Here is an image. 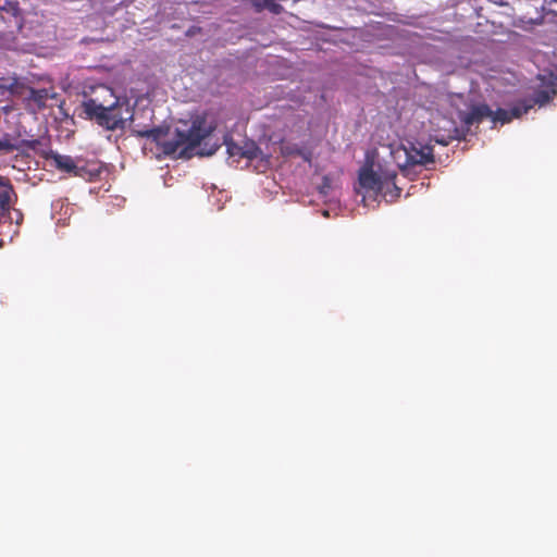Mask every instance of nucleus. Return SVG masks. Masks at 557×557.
<instances>
[{
    "label": "nucleus",
    "mask_w": 557,
    "mask_h": 557,
    "mask_svg": "<svg viewBox=\"0 0 557 557\" xmlns=\"http://www.w3.org/2000/svg\"><path fill=\"white\" fill-rule=\"evenodd\" d=\"M215 127L216 124L208 121L206 115H197L187 131L175 129L174 137L169 140H162L168 135L169 127H149L134 123L132 132L138 137L149 138L157 143L165 154L171 156L180 151V157L189 158L200 143L214 132Z\"/></svg>",
    "instance_id": "obj_1"
},
{
    "label": "nucleus",
    "mask_w": 557,
    "mask_h": 557,
    "mask_svg": "<svg viewBox=\"0 0 557 557\" xmlns=\"http://www.w3.org/2000/svg\"><path fill=\"white\" fill-rule=\"evenodd\" d=\"M82 107L83 112L89 120L95 121L108 131L124 128L125 122L133 116L129 114L128 103L120 101L117 98L108 106H104L97 98H89L83 102Z\"/></svg>",
    "instance_id": "obj_2"
},
{
    "label": "nucleus",
    "mask_w": 557,
    "mask_h": 557,
    "mask_svg": "<svg viewBox=\"0 0 557 557\" xmlns=\"http://www.w3.org/2000/svg\"><path fill=\"white\" fill-rule=\"evenodd\" d=\"M396 173L384 171V172H375L371 168H364L359 173V184L361 188L366 190L368 194L379 195L383 193L385 189H388L389 186H393L397 193H400V189L395 184Z\"/></svg>",
    "instance_id": "obj_3"
},
{
    "label": "nucleus",
    "mask_w": 557,
    "mask_h": 557,
    "mask_svg": "<svg viewBox=\"0 0 557 557\" xmlns=\"http://www.w3.org/2000/svg\"><path fill=\"white\" fill-rule=\"evenodd\" d=\"M400 151H403L405 156V162L399 164V168L404 172H408L412 166L426 165L435 161L433 147L429 144L408 141L407 145L401 146V149L398 150L397 153Z\"/></svg>",
    "instance_id": "obj_4"
},
{
    "label": "nucleus",
    "mask_w": 557,
    "mask_h": 557,
    "mask_svg": "<svg viewBox=\"0 0 557 557\" xmlns=\"http://www.w3.org/2000/svg\"><path fill=\"white\" fill-rule=\"evenodd\" d=\"M539 79L541 84L539 88L534 90L533 97L521 100L524 107L530 104V110L535 104H539L540 107L545 106L557 95L556 84L553 78H546L545 76L539 75Z\"/></svg>",
    "instance_id": "obj_5"
},
{
    "label": "nucleus",
    "mask_w": 557,
    "mask_h": 557,
    "mask_svg": "<svg viewBox=\"0 0 557 557\" xmlns=\"http://www.w3.org/2000/svg\"><path fill=\"white\" fill-rule=\"evenodd\" d=\"M226 151L230 157L240 159L253 160L260 152L259 147L253 143L247 144L245 147L237 145L233 139H225Z\"/></svg>",
    "instance_id": "obj_6"
},
{
    "label": "nucleus",
    "mask_w": 557,
    "mask_h": 557,
    "mask_svg": "<svg viewBox=\"0 0 557 557\" xmlns=\"http://www.w3.org/2000/svg\"><path fill=\"white\" fill-rule=\"evenodd\" d=\"M530 110V104L524 107L522 101H518L510 110L506 109H497L493 111V114L490 116L494 123L500 122L502 124L509 123L512 119H519L523 114L528 113Z\"/></svg>",
    "instance_id": "obj_7"
},
{
    "label": "nucleus",
    "mask_w": 557,
    "mask_h": 557,
    "mask_svg": "<svg viewBox=\"0 0 557 557\" xmlns=\"http://www.w3.org/2000/svg\"><path fill=\"white\" fill-rule=\"evenodd\" d=\"M492 114L493 111L491 108L487 104L482 103L471 107L468 112L460 113V120L465 125L471 126L473 124L481 123L484 119L490 117Z\"/></svg>",
    "instance_id": "obj_8"
},
{
    "label": "nucleus",
    "mask_w": 557,
    "mask_h": 557,
    "mask_svg": "<svg viewBox=\"0 0 557 557\" xmlns=\"http://www.w3.org/2000/svg\"><path fill=\"white\" fill-rule=\"evenodd\" d=\"M39 145V139H21L18 141H13L11 136L8 134L0 138V151L4 152H12L21 149L36 150Z\"/></svg>",
    "instance_id": "obj_9"
},
{
    "label": "nucleus",
    "mask_w": 557,
    "mask_h": 557,
    "mask_svg": "<svg viewBox=\"0 0 557 557\" xmlns=\"http://www.w3.org/2000/svg\"><path fill=\"white\" fill-rule=\"evenodd\" d=\"M50 158L53 160L55 168L62 172L73 175L77 171V162L70 156L51 152Z\"/></svg>",
    "instance_id": "obj_10"
},
{
    "label": "nucleus",
    "mask_w": 557,
    "mask_h": 557,
    "mask_svg": "<svg viewBox=\"0 0 557 557\" xmlns=\"http://www.w3.org/2000/svg\"><path fill=\"white\" fill-rule=\"evenodd\" d=\"M73 175L91 181L99 175V170L98 169H87L86 165H79L77 163V171H75L73 173Z\"/></svg>",
    "instance_id": "obj_11"
},
{
    "label": "nucleus",
    "mask_w": 557,
    "mask_h": 557,
    "mask_svg": "<svg viewBox=\"0 0 557 557\" xmlns=\"http://www.w3.org/2000/svg\"><path fill=\"white\" fill-rule=\"evenodd\" d=\"M331 188H332V181L327 175H324L322 177L321 184L318 187L319 193L323 196H326L329 194V191L331 190Z\"/></svg>",
    "instance_id": "obj_12"
},
{
    "label": "nucleus",
    "mask_w": 557,
    "mask_h": 557,
    "mask_svg": "<svg viewBox=\"0 0 557 557\" xmlns=\"http://www.w3.org/2000/svg\"><path fill=\"white\" fill-rule=\"evenodd\" d=\"M264 10H268L273 14H280L283 12V7L280 3H277L275 0H270L265 4Z\"/></svg>",
    "instance_id": "obj_13"
},
{
    "label": "nucleus",
    "mask_w": 557,
    "mask_h": 557,
    "mask_svg": "<svg viewBox=\"0 0 557 557\" xmlns=\"http://www.w3.org/2000/svg\"><path fill=\"white\" fill-rule=\"evenodd\" d=\"M264 10H268L273 14H280L283 12V7L280 3H277L275 0H270L265 4Z\"/></svg>",
    "instance_id": "obj_14"
},
{
    "label": "nucleus",
    "mask_w": 557,
    "mask_h": 557,
    "mask_svg": "<svg viewBox=\"0 0 557 557\" xmlns=\"http://www.w3.org/2000/svg\"><path fill=\"white\" fill-rule=\"evenodd\" d=\"M264 10H268L273 14H280L283 12V7L280 3H277L275 0H270L265 4Z\"/></svg>",
    "instance_id": "obj_15"
},
{
    "label": "nucleus",
    "mask_w": 557,
    "mask_h": 557,
    "mask_svg": "<svg viewBox=\"0 0 557 557\" xmlns=\"http://www.w3.org/2000/svg\"><path fill=\"white\" fill-rule=\"evenodd\" d=\"M46 97H47V94H46L45 89H40V90L32 89L30 90V98L38 103L44 102Z\"/></svg>",
    "instance_id": "obj_16"
},
{
    "label": "nucleus",
    "mask_w": 557,
    "mask_h": 557,
    "mask_svg": "<svg viewBox=\"0 0 557 557\" xmlns=\"http://www.w3.org/2000/svg\"><path fill=\"white\" fill-rule=\"evenodd\" d=\"M10 203V194L8 190L0 191V206L2 208L8 207Z\"/></svg>",
    "instance_id": "obj_17"
},
{
    "label": "nucleus",
    "mask_w": 557,
    "mask_h": 557,
    "mask_svg": "<svg viewBox=\"0 0 557 557\" xmlns=\"http://www.w3.org/2000/svg\"><path fill=\"white\" fill-rule=\"evenodd\" d=\"M270 0H251V3L256 10V12H262L264 10L265 4Z\"/></svg>",
    "instance_id": "obj_18"
},
{
    "label": "nucleus",
    "mask_w": 557,
    "mask_h": 557,
    "mask_svg": "<svg viewBox=\"0 0 557 557\" xmlns=\"http://www.w3.org/2000/svg\"><path fill=\"white\" fill-rule=\"evenodd\" d=\"M296 149H299V148L297 146H293V147L286 146L283 148V153L286 156H293V154L297 156Z\"/></svg>",
    "instance_id": "obj_19"
},
{
    "label": "nucleus",
    "mask_w": 557,
    "mask_h": 557,
    "mask_svg": "<svg viewBox=\"0 0 557 557\" xmlns=\"http://www.w3.org/2000/svg\"><path fill=\"white\" fill-rule=\"evenodd\" d=\"M296 152H297V156L301 157L305 161L310 162V160H311V153L310 152H306V151H304L300 148L296 149Z\"/></svg>",
    "instance_id": "obj_20"
},
{
    "label": "nucleus",
    "mask_w": 557,
    "mask_h": 557,
    "mask_svg": "<svg viewBox=\"0 0 557 557\" xmlns=\"http://www.w3.org/2000/svg\"><path fill=\"white\" fill-rule=\"evenodd\" d=\"M491 2L495 3V4H498V5H505L507 4L506 2H504L503 0H490Z\"/></svg>",
    "instance_id": "obj_21"
},
{
    "label": "nucleus",
    "mask_w": 557,
    "mask_h": 557,
    "mask_svg": "<svg viewBox=\"0 0 557 557\" xmlns=\"http://www.w3.org/2000/svg\"><path fill=\"white\" fill-rule=\"evenodd\" d=\"M436 143L442 144V145H446V144H447L446 141H444V140H438V139L436 140Z\"/></svg>",
    "instance_id": "obj_22"
}]
</instances>
